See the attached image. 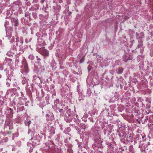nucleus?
Instances as JSON below:
<instances>
[{
    "label": "nucleus",
    "instance_id": "2eb2a0df",
    "mask_svg": "<svg viewBox=\"0 0 153 153\" xmlns=\"http://www.w3.org/2000/svg\"><path fill=\"white\" fill-rule=\"evenodd\" d=\"M88 70H89V69H88V68H88Z\"/></svg>",
    "mask_w": 153,
    "mask_h": 153
},
{
    "label": "nucleus",
    "instance_id": "39448f33",
    "mask_svg": "<svg viewBox=\"0 0 153 153\" xmlns=\"http://www.w3.org/2000/svg\"><path fill=\"white\" fill-rule=\"evenodd\" d=\"M123 68H118V73L119 74H121L123 72Z\"/></svg>",
    "mask_w": 153,
    "mask_h": 153
},
{
    "label": "nucleus",
    "instance_id": "1a4fd4ad",
    "mask_svg": "<svg viewBox=\"0 0 153 153\" xmlns=\"http://www.w3.org/2000/svg\"><path fill=\"white\" fill-rule=\"evenodd\" d=\"M30 123H31V121L30 120H29L28 122V126H29V125L30 124Z\"/></svg>",
    "mask_w": 153,
    "mask_h": 153
},
{
    "label": "nucleus",
    "instance_id": "9b49d317",
    "mask_svg": "<svg viewBox=\"0 0 153 153\" xmlns=\"http://www.w3.org/2000/svg\"><path fill=\"white\" fill-rule=\"evenodd\" d=\"M129 18V17H127L126 16H125L124 18V19L126 20L127 19Z\"/></svg>",
    "mask_w": 153,
    "mask_h": 153
},
{
    "label": "nucleus",
    "instance_id": "ddd939ff",
    "mask_svg": "<svg viewBox=\"0 0 153 153\" xmlns=\"http://www.w3.org/2000/svg\"><path fill=\"white\" fill-rule=\"evenodd\" d=\"M55 133V131H54L53 133V134H54Z\"/></svg>",
    "mask_w": 153,
    "mask_h": 153
},
{
    "label": "nucleus",
    "instance_id": "4468645a",
    "mask_svg": "<svg viewBox=\"0 0 153 153\" xmlns=\"http://www.w3.org/2000/svg\"><path fill=\"white\" fill-rule=\"evenodd\" d=\"M10 69H12L11 67H10Z\"/></svg>",
    "mask_w": 153,
    "mask_h": 153
},
{
    "label": "nucleus",
    "instance_id": "f03ea898",
    "mask_svg": "<svg viewBox=\"0 0 153 153\" xmlns=\"http://www.w3.org/2000/svg\"><path fill=\"white\" fill-rule=\"evenodd\" d=\"M11 22L14 24L15 27H17L19 25L18 21L17 19L14 18H12L11 19Z\"/></svg>",
    "mask_w": 153,
    "mask_h": 153
},
{
    "label": "nucleus",
    "instance_id": "7ed1b4c3",
    "mask_svg": "<svg viewBox=\"0 0 153 153\" xmlns=\"http://www.w3.org/2000/svg\"><path fill=\"white\" fill-rule=\"evenodd\" d=\"M11 76H7V79H6V83L7 85L8 84V85H9L10 84V83L11 82Z\"/></svg>",
    "mask_w": 153,
    "mask_h": 153
},
{
    "label": "nucleus",
    "instance_id": "f257e3e1",
    "mask_svg": "<svg viewBox=\"0 0 153 153\" xmlns=\"http://www.w3.org/2000/svg\"><path fill=\"white\" fill-rule=\"evenodd\" d=\"M39 53L42 55L45 56H48L49 53L48 51L44 48V47L41 48L39 50Z\"/></svg>",
    "mask_w": 153,
    "mask_h": 153
},
{
    "label": "nucleus",
    "instance_id": "0eeeda50",
    "mask_svg": "<svg viewBox=\"0 0 153 153\" xmlns=\"http://www.w3.org/2000/svg\"><path fill=\"white\" fill-rule=\"evenodd\" d=\"M85 56H84L80 60V63H82L84 61Z\"/></svg>",
    "mask_w": 153,
    "mask_h": 153
},
{
    "label": "nucleus",
    "instance_id": "20e7f679",
    "mask_svg": "<svg viewBox=\"0 0 153 153\" xmlns=\"http://www.w3.org/2000/svg\"><path fill=\"white\" fill-rule=\"evenodd\" d=\"M7 61L10 66H11L13 64V62H12V60L11 59H7Z\"/></svg>",
    "mask_w": 153,
    "mask_h": 153
},
{
    "label": "nucleus",
    "instance_id": "423d86ee",
    "mask_svg": "<svg viewBox=\"0 0 153 153\" xmlns=\"http://www.w3.org/2000/svg\"><path fill=\"white\" fill-rule=\"evenodd\" d=\"M24 68L26 71H27L28 69V66L27 63H25L24 65Z\"/></svg>",
    "mask_w": 153,
    "mask_h": 153
},
{
    "label": "nucleus",
    "instance_id": "9d476101",
    "mask_svg": "<svg viewBox=\"0 0 153 153\" xmlns=\"http://www.w3.org/2000/svg\"><path fill=\"white\" fill-rule=\"evenodd\" d=\"M1 142L2 143H4V142H6V141L4 140L3 139L2 140Z\"/></svg>",
    "mask_w": 153,
    "mask_h": 153
},
{
    "label": "nucleus",
    "instance_id": "f8f14e48",
    "mask_svg": "<svg viewBox=\"0 0 153 153\" xmlns=\"http://www.w3.org/2000/svg\"><path fill=\"white\" fill-rule=\"evenodd\" d=\"M33 137H32V138H31V139H30V140H32L33 139Z\"/></svg>",
    "mask_w": 153,
    "mask_h": 153
},
{
    "label": "nucleus",
    "instance_id": "6e6552de",
    "mask_svg": "<svg viewBox=\"0 0 153 153\" xmlns=\"http://www.w3.org/2000/svg\"><path fill=\"white\" fill-rule=\"evenodd\" d=\"M29 13L27 12H26L25 14V16L26 17H27L28 16H29Z\"/></svg>",
    "mask_w": 153,
    "mask_h": 153
}]
</instances>
